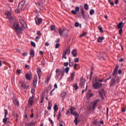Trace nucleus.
<instances>
[{"label":"nucleus","instance_id":"obj_59","mask_svg":"<svg viewBox=\"0 0 126 126\" xmlns=\"http://www.w3.org/2000/svg\"><path fill=\"white\" fill-rule=\"evenodd\" d=\"M94 70V66H92L91 72L92 74H93V71Z\"/></svg>","mask_w":126,"mask_h":126},{"label":"nucleus","instance_id":"obj_26","mask_svg":"<svg viewBox=\"0 0 126 126\" xmlns=\"http://www.w3.org/2000/svg\"><path fill=\"white\" fill-rule=\"evenodd\" d=\"M34 122H31L30 123H25V126H34Z\"/></svg>","mask_w":126,"mask_h":126},{"label":"nucleus","instance_id":"obj_33","mask_svg":"<svg viewBox=\"0 0 126 126\" xmlns=\"http://www.w3.org/2000/svg\"><path fill=\"white\" fill-rule=\"evenodd\" d=\"M87 98H91V97H93V94L88 93L87 94Z\"/></svg>","mask_w":126,"mask_h":126},{"label":"nucleus","instance_id":"obj_64","mask_svg":"<svg viewBox=\"0 0 126 126\" xmlns=\"http://www.w3.org/2000/svg\"><path fill=\"white\" fill-rule=\"evenodd\" d=\"M97 121L96 120H95L94 121L93 124L94 125H97Z\"/></svg>","mask_w":126,"mask_h":126},{"label":"nucleus","instance_id":"obj_56","mask_svg":"<svg viewBox=\"0 0 126 126\" xmlns=\"http://www.w3.org/2000/svg\"><path fill=\"white\" fill-rule=\"evenodd\" d=\"M87 33L86 32H84L82 34L80 35V38H81V37H83V36H85L86 35Z\"/></svg>","mask_w":126,"mask_h":126},{"label":"nucleus","instance_id":"obj_62","mask_svg":"<svg viewBox=\"0 0 126 126\" xmlns=\"http://www.w3.org/2000/svg\"><path fill=\"white\" fill-rule=\"evenodd\" d=\"M76 67H77V64L75 63L74 65V69H76Z\"/></svg>","mask_w":126,"mask_h":126},{"label":"nucleus","instance_id":"obj_28","mask_svg":"<svg viewBox=\"0 0 126 126\" xmlns=\"http://www.w3.org/2000/svg\"><path fill=\"white\" fill-rule=\"evenodd\" d=\"M73 87L75 89V90H77V89H78V85H77V83H75L73 85Z\"/></svg>","mask_w":126,"mask_h":126},{"label":"nucleus","instance_id":"obj_12","mask_svg":"<svg viewBox=\"0 0 126 126\" xmlns=\"http://www.w3.org/2000/svg\"><path fill=\"white\" fill-rule=\"evenodd\" d=\"M80 85L81 86H83L85 83V80L83 79V77H81L80 80Z\"/></svg>","mask_w":126,"mask_h":126},{"label":"nucleus","instance_id":"obj_5","mask_svg":"<svg viewBox=\"0 0 126 126\" xmlns=\"http://www.w3.org/2000/svg\"><path fill=\"white\" fill-rule=\"evenodd\" d=\"M34 101L35 98L34 97V96L30 97L28 100L29 106L32 107V106H33V103H34Z\"/></svg>","mask_w":126,"mask_h":126},{"label":"nucleus","instance_id":"obj_46","mask_svg":"<svg viewBox=\"0 0 126 126\" xmlns=\"http://www.w3.org/2000/svg\"><path fill=\"white\" fill-rule=\"evenodd\" d=\"M74 80V79H73V78H68V81H69V82H71L72 81H73V80Z\"/></svg>","mask_w":126,"mask_h":126},{"label":"nucleus","instance_id":"obj_11","mask_svg":"<svg viewBox=\"0 0 126 126\" xmlns=\"http://www.w3.org/2000/svg\"><path fill=\"white\" fill-rule=\"evenodd\" d=\"M124 26H125V24H124V23L121 22L117 25V28H118V29H123Z\"/></svg>","mask_w":126,"mask_h":126},{"label":"nucleus","instance_id":"obj_61","mask_svg":"<svg viewBox=\"0 0 126 126\" xmlns=\"http://www.w3.org/2000/svg\"><path fill=\"white\" fill-rule=\"evenodd\" d=\"M71 13H72L73 14H76V12L75 10H72L71 11Z\"/></svg>","mask_w":126,"mask_h":126},{"label":"nucleus","instance_id":"obj_9","mask_svg":"<svg viewBox=\"0 0 126 126\" xmlns=\"http://www.w3.org/2000/svg\"><path fill=\"white\" fill-rule=\"evenodd\" d=\"M25 3V2L23 1L20 2V3L18 5V9H19V8H20V9L22 10V8H23V7H24Z\"/></svg>","mask_w":126,"mask_h":126},{"label":"nucleus","instance_id":"obj_51","mask_svg":"<svg viewBox=\"0 0 126 126\" xmlns=\"http://www.w3.org/2000/svg\"><path fill=\"white\" fill-rule=\"evenodd\" d=\"M7 114H8V112H7V110L6 109H5L4 110V117H6V116H7Z\"/></svg>","mask_w":126,"mask_h":126},{"label":"nucleus","instance_id":"obj_48","mask_svg":"<svg viewBox=\"0 0 126 126\" xmlns=\"http://www.w3.org/2000/svg\"><path fill=\"white\" fill-rule=\"evenodd\" d=\"M20 10H21V9H20V8L18 9H18H15V12L16 13H19V12H20Z\"/></svg>","mask_w":126,"mask_h":126},{"label":"nucleus","instance_id":"obj_4","mask_svg":"<svg viewBox=\"0 0 126 126\" xmlns=\"http://www.w3.org/2000/svg\"><path fill=\"white\" fill-rule=\"evenodd\" d=\"M103 86V84L98 83V82H95L93 83V87L94 89H99Z\"/></svg>","mask_w":126,"mask_h":126},{"label":"nucleus","instance_id":"obj_39","mask_svg":"<svg viewBox=\"0 0 126 126\" xmlns=\"http://www.w3.org/2000/svg\"><path fill=\"white\" fill-rule=\"evenodd\" d=\"M84 7L86 10H88V8H89V6H88V4H85Z\"/></svg>","mask_w":126,"mask_h":126},{"label":"nucleus","instance_id":"obj_21","mask_svg":"<svg viewBox=\"0 0 126 126\" xmlns=\"http://www.w3.org/2000/svg\"><path fill=\"white\" fill-rule=\"evenodd\" d=\"M44 99H45V96L44 95H41L39 100V102L41 104L44 103Z\"/></svg>","mask_w":126,"mask_h":126},{"label":"nucleus","instance_id":"obj_20","mask_svg":"<svg viewBox=\"0 0 126 126\" xmlns=\"http://www.w3.org/2000/svg\"><path fill=\"white\" fill-rule=\"evenodd\" d=\"M13 101L14 104H15V105H16V106H18V105H19V101H18V100H17V99L14 98L13 99Z\"/></svg>","mask_w":126,"mask_h":126},{"label":"nucleus","instance_id":"obj_63","mask_svg":"<svg viewBox=\"0 0 126 126\" xmlns=\"http://www.w3.org/2000/svg\"><path fill=\"white\" fill-rule=\"evenodd\" d=\"M31 92L32 93H35V89H32V91H31Z\"/></svg>","mask_w":126,"mask_h":126},{"label":"nucleus","instance_id":"obj_23","mask_svg":"<svg viewBox=\"0 0 126 126\" xmlns=\"http://www.w3.org/2000/svg\"><path fill=\"white\" fill-rule=\"evenodd\" d=\"M103 40H104V37H99L97 38V42H98V43H102Z\"/></svg>","mask_w":126,"mask_h":126},{"label":"nucleus","instance_id":"obj_60","mask_svg":"<svg viewBox=\"0 0 126 126\" xmlns=\"http://www.w3.org/2000/svg\"><path fill=\"white\" fill-rule=\"evenodd\" d=\"M68 65V62H66L64 63V66H67Z\"/></svg>","mask_w":126,"mask_h":126},{"label":"nucleus","instance_id":"obj_49","mask_svg":"<svg viewBox=\"0 0 126 126\" xmlns=\"http://www.w3.org/2000/svg\"><path fill=\"white\" fill-rule=\"evenodd\" d=\"M31 44L32 47H36V44H35V42L31 41Z\"/></svg>","mask_w":126,"mask_h":126},{"label":"nucleus","instance_id":"obj_36","mask_svg":"<svg viewBox=\"0 0 126 126\" xmlns=\"http://www.w3.org/2000/svg\"><path fill=\"white\" fill-rule=\"evenodd\" d=\"M94 12H95V11L94 10V9H91L90 11V15H93L94 14Z\"/></svg>","mask_w":126,"mask_h":126},{"label":"nucleus","instance_id":"obj_30","mask_svg":"<svg viewBox=\"0 0 126 126\" xmlns=\"http://www.w3.org/2000/svg\"><path fill=\"white\" fill-rule=\"evenodd\" d=\"M50 79H51V76L47 77L46 80L45 81V83H46L47 84H48L49 83V81H50Z\"/></svg>","mask_w":126,"mask_h":126},{"label":"nucleus","instance_id":"obj_42","mask_svg":"<svg viewBox=\"0 0 126 126\" xmlns=\"http://www.w3.org/2000/svg\"><path fill=\"white\" fill-rule=\"evenodd\" d=\"M48 121L50 122V123L51 124V125L53 126L54 125V122L53 120L51 119V118H48Z\"/></svg>","mask_w":126,"mask_h":126},{"label":"nucleus","instance_id":"obj_34","mask_svg":"<svg viewBox=\"0 0 126 126\" xmlns=\"http://www.w3.org/2000/svg\"><path fill=\"white\" fill-rule=\"evenodd\" d=\"M37 72L38 75H41L42 74V73L41 72V69L40 68H38L37 70Z\"/></svg>","mask_w":126,"mask_h":126},{"label":"nucleus","instance_id":"obj_58","mask_svg":"<svg viewBox=\"0 0 126 126\" xmlns=\"http://www.w3.org/2000/svg\"><path fill=\"white\" fill-rule=\"evenodd\" d=\"M25 67L27 68V69H29L30 68V66H29V65L26 64L25 65Z\"/></svg>","mask_w":126,"mask_h":126},{"label":"nucleus","instance_id":"obj_52","mask_svg":"<svg viewBox=\"0 0 126 126\" xmlns=\"http://www.w3.org/2000/svg\"><path fill=\"white\" fill-rule=\"evenodd\" d=\"M75 63H78V62H79V59L76 58H75L74 60Z\"/></svg>","mask_w":126,"mask_h":126},{"label":"nucleus","instance_id":"obj_44","mask_svg":"<svg viewBox=\"0 0 126 126\" xmlns=\"http://www.w3.org/2000/svg\"><path fill=\"white\" fill-rule=\"evenodd\" d=\"M98 28L100 32H101V33H103V32H104V31H103V28L102 27H100V26H98Z\"/></svg>","mask_w":126,"mask_h":126},{"label":"nucleus","instance_id":"obj_15","mask_svg":"<svg viewBox=\"0 0 126 126\" xmlns=\"http://www.w3.org/2000/svg\"><path fill=\"white\" fill-rule=\"evenodd\" d=\"M71 54L72 55L74 58H76L77 56V52L76 49H73L71 52Z\"/></svg>","mask_w":126,"mask_h":126},{"label":"nucleus","instance_id":"obj_40","mask_svg":"<svg viewBox=\"0 0 126 126\" xmlns=\"http://www.w3.org/2000/svg\"><path fill=\"white\" fill-rule=\"evenodd\" d=\"M69 71V67H67L65 69V72L67 74L68 73V71Z\"/></svg>","mask_w":126,"mask_h":126},{"label":"nucleus","instance_id":"obj_2","mask_svg":"<svg viewBox=\"0 0 126 126\" xmlns=\"http://www.w3.org/2000/svg\"><path fill=\"white\" fill-rule=\"evenodd\" d=\"M12 29L16 32V34H20V33L23 32V30H24L23 27H20L19 25V23L17 22H15L13 23Z\"/></svg>","mask_w":126,"mask_h":126},{"label":"nucleus","instance_id":"obj_17","mask_svg":"<svg viewBox=\"0 0 126 126\" xmlns=\"http://www.w3.org/2000/svg\"><path fill=\"white\" fill-rule=\"evenodd\" d=\"M80 10L82 13V15L83 16V18H84V19H85L86 15L84 13V8H83V7H82L80 8Z\"/></svg>","mask_w":126,"mask_h":126},{"label":"nucleus","instance_id":"obj_50","mask_svg":"<svg viewBox=\"0 0 126 126\" xmlns=\"http://www.w3.org/2000/svg\"><path fill=\"white\" fill-rule=\"evenodd\" d=\"M54 91H55V88H54V89L50 92V96H53V95H54V94H53V92H54Z\"/></svg>","mask_w":126,"mask_h":126},{"label":"nucleus","instance_id":"obj_57","mask_svg":"<svg viewBox=\"0 0 126 126\" xmlns=\"http://www.w3.org/2000/svg\"><path fill=\"white\" fill-rule=\"evenodd\" d=\"M75 10L76 12H78L79 11V7H76L75 9Z\"/></svg>","mask_w":126,"mask_h":126},{"label":"nucleus","instance_id":"obj_22","mask_svg":"<svg viewBox=\"0 0 126 126\" xmlns=\"http://www.w3.org/2000/svg\"><path fill=\"white\" fill-rule=\"evenodd\" d=\"M67 54V53L65 52H64V51H63V53L62 54V58L63 59H65V60H66V55Z\"/></svg>","mask_w":126,"mask_h":126},{"label":"nucleus","instance_id":"obj_45","mask_svg":"<svg viewBox=\"0 0 126 126\" xmlns=\"http://www.w3.org/2000/svg\"><path fill=\"white\" fill-rule=\"evenodd\" d=\"M51 28V30H52V31H54V30H55L56 29V28H55V26L54 25H51L50 27Z\"/></svg>","mask_w":126,"mask_h":126},{"label":"nucleus","instance_id":"obj_7","mask_svg":"<svg viewBox=\"0 0 126 126\" xmlns=\"http://www.w3.org/2000/svg\"><path fill=\"white\" fill-rule=\"evenodd\" d=\"M37 82H38V77L34 76L33 80L32 87L33 88H36L37 85Z\"/></svg>","mask_w":126,"mask_h":126},{"label":"nucleus","instance_id":"obj_29","mask_svg":"<svg viewBox=\"0 0 126 126\" xmlns=\"http://www.w3.org/2000/svg\"><path fill=\"white\" fill-rule=\"evenodd\" d=\"M66 95V93L65 92H62V93L61 94V97L62 98H63V99H64V97L65 96V95Z\"/></svg>","mask_w":126,"mask_h":126},{"label":"nucleus","instance_id":"obj_24","mask_svg":"<svg viewBox=\"0 0 126 126\" xmlns=\"http://www.w3.org/2000/svg\"><path fill=\"white\" fill-rule=\"evenodd\" d=\"M26 79H27V80H31V78H30V74L29 73H27L25 75Z\"/></svg>","mask_w":126,"mask_h":126},{"label":"nucleus","instance_id":"obj_32","mask_svg":"<svg viewBox=\"0 0 126 126\" xmlns=\"http://www.w3.org/2000/svg\"><path fill=\"white\" fill-rule=\"evenodd\" d=\"M20 23L21 24V26H22V27H23L24 26V21H23V19H20Z\"/></svg>","mask_w":126,"mask_h":126},{"label":"nucleus","instance_id":"obj_41","mask_svg":"<svg viewBox=\"0 0 126 126\" xmlns=\"http://www.w3.org/2000/svg\"><path fill=\"white\" fill-rule=\"evenodd\" d=\"M61 117H62V113H61V111H60L59 115L58 116V117H57V120L59 121V120L61 119Z\"/></svg>","mask_w":126,"mask_h":126},{"label":"nucleus","instance_id":"obj_14","mask_svg":"<svg viewBox=\"0 0 126 126\" xmlns=\"http://www.w3.org/2000/svg\"><path fill=\"white\" fill-rule=\"evenodd\" d=\"M64 31H65V29H63L62 30L61 28H60L59 29V34L60 36H62L63 35V34H64Z\"/></svg>","mask_w":126,"mask_h":126},{"label":"nucleus","instance_id":"obj_25","mask_svg":"<svg viewBox=\"0 0 126 126\" xmlns=\"http://www.w3.org/2000/svg\"><path fill=\"white\" fill-rule=\"evenodd\" d=\"M61 70L60 69H56V73H57V75H58V76H60V74H61Z\"/></svg>","mask_w":126,"mask_h":126},{"label":"nucleus","instance_id":"obj_13","mask_svg":"<svg viewBox=\"0 0 126 126\" xmlns=\"http://www.w3.org/2000/svg\"><path fill=\"white\" fill-rule=\"evenodd\" d=\"M5 15L7 16L9 20H11V19H12V16H11V13H10V12L5 13Z\"/></svg>","mask_w":126,"mask_h":126},{"label":"nucleus","instance_id":"obj_18","mask_svg":"<svg viewBox=\"0 0 126 126\" xmlns=\"http://www.w3.org/2000/svg\"><path fill=\"white\" fill-rule=\"evenodd\" d=\"M52 106H53V104H52V102L49 101L48 102V106L47 107V109L49 111H51V110L52 109Z\"/></svg>","mask_w":126,"mask_h":126},{"label":"nucleus","instance_id":"obj_27","mask_svg":"<svg viewBox=\"0 0 126 126\" xmlns=\"http://www.w3.org/2000/svg\"><path fill=\"white\" fill-rule=\"evenodd\" d=\"M53 109L54 110V112H57V111L59 110V107H58V105L55 104L54 106Z\"/></svg>","mask_w":126,"mask_h":126},{"label":"nucleus","instance_id":"obj_8","mask_svg":"<svg viewBox=\"0 0 126 126\" xmlns=\"http://www.w3.org/2000/svg\"><path fill=\"white\" fill-rule=\"evenodd\" d=\"M35 21L36 25H40L42 23V19L39 18H35Z\"/></svg>","mask_w":126,"mask_h":126},{"label":"nucleus","instance_id":"obj_37","mask_svg":"<svg viewBox=\"0 0 126 126\" xmlns=\"http://www.w3.org/2000/svg\"><path fill=\"white\" fill-rule=\"evenodd\" d=\"M70 76L71 78H73L74 79V76H75V73L74 72H72V73L70 74Z\"/></svg>","mask_w":126,"mask_h":126},{"label":"nucleus","instance_id":"obj_47","mask_svg":"<svg viewBox=\"0 0 126 126\" xmlns=\"http://www.w3.org/2000/svg\"><path fill=\"white\" fill-rule=\"evenodd\" d=\"M60 46H61L60 43H56L55 44V48H56V49H58V48H60Z\"/></svg>","mask_w":126,"mask_h":126},{"label":"nucleus","instance_id":"obj_54","mask_svg":"<svg viewBox=\"0 0 126 126\" xmlns=\"http://www.w3.org/2000/svg\"><path fill=\"white\" fill-rule=\"evenodd\" d=\"M106 116H107V117H109V108H108V107H107Z\"/></svg>","mask_w":126,"mask_h":126},{"label":"nucleus","instance_id":"obj_31","mask_svg":"<svg viewBox=\"0 0 126 126\" xmlns=\"http://www.w3.org/2000/svg\"><path fill=\"white\" fill-rule=\"evenodd\" d=\"M65 53H68V55L70 54V48H67L65 50H64Z\"/></svg>","mask_w":126,"mask_h":126},{"label":"nucleus","instance_id":"obj_38","mask_svg":"<svg viewBox=\"0 0 126 126\" xmlns=\"http://www.w3.org/2000/svg\"><path fill=\"white\" fill-rule=\"evenodd\" d=\"M7 122V117H4V118L3 119V124H6Z\"/></svg>","mask_w":126,"mask_h":126},{"label":"nucleus","instance_id":"obj_43","mask_svg":"<svg viewBox=\"0 0 126 126\" xmlns=\"http://www.w3.org/2000/svg\"><path fill=\"white\" fill-rule=\"evenodd\" d=\"M69 64L70 66H72V65H73V61L71 62L70 59H69Z\"/></svg>","mask_w":126,"mask_h":126},{"label":"nucleus","instance_id":"obj_19","mask_svg":"<svg viewBox=\"0 0 126 126\" xmlns=\"http://www.w3.org/2000/svg\"><path fill=\"white\" fill-rule=\"evenodd\" d=\"M30 56L32 58H34L35 57V52H34V50L32 49L30 51Z\"/></svg>","mask_w":126,"mask_h":126},{"label":"nucleus","instance_id":"obj_55","mask_svg":"<svg viewBox=\"0 0 126 126\" xmlns=\"http://www.w3.org/2000/svg\"><path fill=\"white\" fill-rule=\"evenodd\" d=\"M79 25H80L79 23L76 22L75 23V27H78L79 26Z\"/></svg>","mask_w":126,"mask_h":126},{"label":"nucleus","instance_id":"obj_16","mask_svg":"<svg viewBox=\"0 0 126 126\" xmlns=\"http://www.w3.org/2000/svg\"><path fill=\"white\" fill-rule=\"evenodd\" d=\"M99 94L100 96H102V99H104V97H103V95H105V91L103 89L100 90L99 91Z\"/></svg>","mask_w":126,"mask_h":126},{"label":"nucleus","instance_id":"obj_35","mask_svg":"<svg viewBox=\"0 0 126 126\" xmlns=\"http://www.w3.org/2000/svg\"><path fill=\"white\" fill-rule=\"evenodd\" d=\"M62 77H63V76L64 75V68L62 69L61 71Z\"/></svg>","mask_w":126,"mask_h":126},{"label":"nucleus","instance_id":"obj_1","mask_svg":"<svg viewBox=\"0 0 126 126\" xmlns=\"http://www.w3.org/2000/svg\"><path fill=\"white\" fill-rule=\"evenodd\" d=\"M119 69V65H117L113 72V79L111 80L110 86H114L116 83L117 84H119V82H120V79H119V77L117 76V74H118V70Z\"/></svg>","mask_w":126,"mask_h":126},{"label":"nucleus","instance_id":"obj_3","mask_svg":"<svg viewBox=\"0 0 126 126\" xmlns=\"http://www.w3.org/2000/svg\"><path fill=\"white\" fill-rule=\"evenodd\" d=\"M70 114L72 115V116H75V119L74 120V123L76 126H77V123H78V117H79V115L77 112L75 111L73 112V108H71L70 109Z\"/></svg>","mask_w":126,"mask_h":126},{"label":"nucleus","instance_id":"obj_53","mask_svg":"<svg viewBox=\"0 0 126 126\" xmlns=\"http://www.w3.org/2000/svg\"><path fill=\"white\" fill-rule=\"evenodd\" d=\"M119 33L120 35H122V33H123V29H119Z\"/></svg>","mask_w":126,"mask_h":126},{"label":"nucleus","instance_id":"obj_6","mask_svg":"<svg viewBox=\"0 0 126 126\" xmlns=\"http://www.w3.org/2000/svg\"><path fill=\"white\" fill-rule=\"evenodd\" d=\"M100 102V99H95L94 100L92 103V104L93 105L92 106V109L93 110H95V109H96V107H97V104H98V102Z\"/></svg>","mask_w":126,"mask_h":126},{"label":"nucleus","instance_id":"obj_10","mask_svg":"<svg viewBox=\"0 0 126 126\" xmlns=\"http://www.w3.org/2000/svg\"><path fill=\"white\" fill-rule=\"evenodd\" d=\"M19 82L21 84L22 87L24 88V89H28L29 87L26 86V84L21 81H19Z\"/></svg>","mask_w":126,"mask_h":126}]
</instances>
